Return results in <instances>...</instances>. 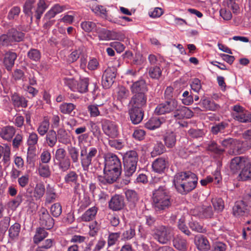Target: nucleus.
Here are the masks:
<instances>
[{
  "instance_id": "393cba45",
  "label": "nucleus",
  "mask_w": 251,
  "mask_h": 251,
  "mask_svg": "<svg viewBox=\"0 0 251 251\" xmlns=\"http://www.w3.org/2000/svg\"><path fill=\"white\" fill-rule=\"evenodd\" d=\"M15 133V129L11 126H7L1 129L0 136L3 139L10 141Z\"/></svg>"
},
{
  "instance_id": "f257e3e1",
  "label": "nucleus",
  "mask_w": 251,
  "mask_h": 251,
  "mask_svg": "<svg viewBox=\"0 0 251 251\" xmlns=\"http://www.w3.org/2000/svg\"><path fill=\"white\" fill-rule=\"evenodd\" d=\"M173 182L177 191L179 193L185 195L196 188L198 178L191 172H182L175 176Z\"/></svg>"
},
{
  "instance_id": "680f3d73",
  "label": "nucleus",
  "mask_w": 251,
  "mask_h": 251,
  "mask_svg": "<svg viewBox=\"0 0 251 251\" xmlns=\"http://www.w3.org/2000/svg\"><path fill=\"white\" fill-rule=\"evenodd\" d=\"M99 107H100L101 106L97 105H90L88 106V111L91 117H95L100 115Z\"/></svg>"
},
{
  "instance_id": "c756f323",
  "label": "nucleus",
  "mask_w": 251,
  "mask_h": 251,
  "mask_svg": "<svg viewBox=\"0 0 251 251\" xmlns=\"http://www.w3.org/2000/svg\"><path fill=\"white\" fill-rule=\"evenodd\" d=\"M11 42H20L23 40L24 38V33L21 31H17L15 28H11L7 32Z\"/></svg>"
},
{
  "instance_id": "f03ea898",
  "label": "nucleus",
  "mask_w": 251,
  "mask_h": 251,
  "mask_svg": "<svg viewBox=\"0 0 251 251\" xmlns=\"http://www.w3.org/2000/svg\"><path fill=\"white\" fill-rule=\"evenodd\" d=\"M153 206L156 211L164 210L171 205V199L165 186H160L153 192Z\"/></svg>"
},
{
  "instance_id": "aec40b11",
  "label": "nucleus",
  "mask_w": 251,
  "mask_h": 251,
  "mask_svg": "<svg viewBox=\"0 0 251 251\" xmlns=\"http://www.w3.org/2000/svg\"><path fill=\"white\" fill-rule=\"evenodd\" d=\"M195 244L200 251H208L210 249V245L207 239L202 235L195 237Z\"/></svg>"
},
{
  "instance_id": "423d86ee",
  "label": "nucleus",
  "mask_w": 251,
  "mask_h": 251,
  "mask_svg": "<svg viewBox=\"0 0 251 251\" xmlns=\"http://www.w3.org/2000/svg\"><path fill=\"white\" fill-rule=\"evenodd\" d=\"M121 174V170L104 168L103 176H99L98 180L100 185L111 184L116 182Z\"/></svg>"
},
{
  "instance_id": "a211bd4d",
  "label": "nucleus",
  "mask_w": 251,
  "mask_h": 251,
  "mask_svg": "<svg viewBox=\"0 0 251 251\" xmlns=\"http://www.w3.org/2000/svg\"><path fill=\"white\" fill-rule=\"evenodd\" d=\"M125 206L124 198L120 195H115L109 201V207L114 211L120 210Z\"/></svg>"
},
{
  "instance_id": "ea45409f",
  "label": "nucleus",
  "mask_w": 251,
  "mask_h": 251,
  "mask_svg": "<svg viewBox=\"0 0 251 251\" xmlns=\"http://www.w3.org/2000/svg\"><path fill=\"white\" fill-rule=\"evenodd\" d=\"M97 212V208L95 207L89 208L82 215V221L87 222L92 220L96 216Z\"/></svg>"
},
{
  "instance_id": "4d7b16f0",
  "label": "nucleus",
  "mask_w": 251,
  "mask_h": 251,
  "mask_svg": "<svg viewBox=\"0 0 251 251\" xmlns=\"http://www.w3.org/2000/svg\"><path fill=\"white\" fill-rule=\"evenodd\" d=\"M135 235V230L133 227H130L129 229L124 231L122 235V239L128 240L132 238Z\"/></svg>"
},
{
  "instance_id": "09e8293b",
  "label": "nucleus",
  "mask_w": 251,
  "mask_h": 251,
  "mask_svg": "<svg viewBox=\"0 0 251 251\" xmlns=\"http://www.w3.org/2000/svg\"><path fill=\"white\" fill-rule=\"evenodd\" d=\"M127 200L133 203H136L139 200L138 196L136 192L133 190H127L125 192Z\"/></svg>"
},
{
  "instance_id": "7ed1b4c3",
  "label": "nucleus",
  "mask_w": 251,
  "mask_h": 251,
  "mask_svg": "<svg viewBox=\"0 0 251 251\" xmlns=\"http://www.w3.org/2000/svg\"><path fill=\"white\" fill-rule=\"evenodd\" d=\"M151 231L154 239L162 245L170 243L174 235L173 228L169 226L158 225L155 226Z\"/></svg>"
},
{
  "instance_id": "4c0bfd02",
  "label": "nucleus",
  "mask_w": 251,
  "mask_h": 251,
  "mask_svg": "<svg viewBox=\"0 0 251 251\" xmlns=\"http://www.w3.org/2000/svg\"><path fill=\"white\" fill-rule=\"evenodd\" d=\"M75 107L73 103H63L61 104L59 107V110L61 113L65 114L71 115L73 112L74 115L75 114L73 110Z\"/></svg>"
},
{
  "instance_id": "f704fd0d",
  "label": "nucleus",
  "mask_w": 251,
  "mask_h": 251,
  "mask_svg": "<svg viewBox=\"0 0 251 251\" xmlns=\"http://www.w3.org/2000/svg\"><path fill=\"white\" fill-rule=\"evenodd\" d=\"M46 202L50 203L53 202L56 198V194L53 187L50 184H48L46 187Z\"/></svg>"
},
{
  "instance_id": "774afa93",
  "label": "nucleus",
  "mask_w": 251,
  "mask_h": 251,
  "mask_svg": "<svg viewBox=\"0 0 251 251\" xmlns=\"http://www.w3.org/2000/svg\"><path fill=\"white\" fill-rule=\"evenodd\" d=\"M226 250L225 244L221 242H216L213 244L211 251H225Z\"/></svg>"
},
{
  "instance_id": "7c9ffc66",
  "label": "nucleus",
  "mask_w": 251,
  "mask_h": 251,
  "mask_svg": "<svg viewBox=\"0 0 251 251\" xmlns=\"http://www.w3.org/2000/svg\"><path fill=\"white\" fill-rule=\"evenodd\" d=\"M45 228L43 227L37 228L36 234L33 237V241L35 244H38L48 236V233L45 230Z\"/></svg>"
},
{
  "instance_id": "c9c22d12",
  "label": "nucleus",
  "mask_w": 251,
  "mask_h": 251,
  "mask_svg": "<svg viewBox=\"0 0 251 251\" xmlns=\"http://www.w3.org/2000/svg\"><path fill=\"white\" fill-rule=\"evenodd\" d=\"M160 120L156 117L151 118L145 125V126L148 129L154 130L158 128L161 125Z\"/></svg>"
},
{
  "instance_id": "6e6552de",
  "label": "nucleus",
  "mask_w": 251,
  "mask_h": 251,
  "mask_svg": "<svg viewBox=\"0 0 251 251\" xmlns=\"http://www.w3.org/2000/svg\"><path fill=\"white\" fill-rule=\"evenodd\" d=\"M117 75V69L115 67H108L104 72L102 76L101 83L103 88H110L115 81Z\"/></svg>"
},
{
  "instance_id": "6ab92c4d",
  "label": "nucleus",
  "mask_w": 251,
  "mask_h": 251,
  "mask_svg": "<svg viewBox=\"0 0 251 251\" xmlns=\"http://www.w3.org/2000/svg\"><path fill=\"white\" fill-rule=\"evenodd\" d=\"M128 113L132 123L134 125H136L142 121L144 115V111L143 109L128 107Z\"/></svg>"
},
{
  "instance_id": "1a4fd4ad",
  "label": "nucleus",
  "mask_w": 251,
  "mask_h": 251,
  "mask_svg": "<svg viewBox=\"0 0 251 251\" xmlns=\"http://www.w3.org/2000/svg\"><path fill=\"white\" fill-rule=\"evenodd\" d=\"M102 129L104 134L109 138H115L119 135L118 126L110 120H104L103 121Z\"/></svg>"
},
{
  "instance_id": "79ce46f5",
  "label": "nucleus",
  "mask_w": 251,
  "mask_h": 251,
  "mask_svg": "<svg viewBox=\"0 0 251 251\" xmlns=\"http://www.w3.org/2000/svg\"><path fill=\"white\" fill-rule=\"evenodd\" d=\"M78 176L75 171H70L65 176L64 180L67 183H74L75 184L78 181Z\"/></svg>"
},
{
  "instance_id": "a19ab883",
  "label": "nucleus",
  "mask_w": 251,
  "mask_h": 251,
  "mask_svg": "<svg viewBox=\"0 0 251 251\" xmlns=\"http://www.w3.org/2000/svg\"><path fill=\"white\" fill-rule=\"evenodd\" d=\"M201 104L202 105V107L204 110H211L215 111L217 110L219 106L216 104L213 101H211L208 100H203Z\"/></svg>"
},
{
  "instance_id": "2eb2a0df",
  "label": "nucleus",
  "mask_w": 251,
  "mask_h": 251,
  "mask_svg": "<svg viewBox=\"0 0 251 251\" xmlns=\"http://www.w3.org/2000/svg\"><path fill=\"white\" fill-rule=\"evenodd\" d=\"M39 223L42 227L46 228L47 229H51L54 226V220L46 209H43L41 210Z\"/></svg>"
},
{
  "instance_id": "de8ad7c7",
  "label": "nucleus",
  "mask_w": 251,
  "mask_h": 251,
  "mask_svg": "<svg viewBox=\"0 0 251 251\" xmlns=\"http://www.w3.org/2000/svg\"><path fill=\"white\" fill-rule=\"evenodd\" d=\"M27 55L31 60L34 62L39 61L41 57L40 51L35 49H31L27 52Z\"/></svg>"
},
{
  "instance_id": "20e7f679",
  "label": "nucleus",
  "mask_w": 251,
  "mask_h": 251,
  "mask_svg": "<svg viewBox=\"0 0 251 251\" xmlns=\"http://www.w3.org/2000/svg\"><path fill=\"white\" fill-rule=\"evenodd\" d=\"M98 154V150L95 147H83L80 150L81 165L84 171H88L91 169L92 172L96 170V167H90L95 161Z\"/></svg>"
},
{
  "instance_id": "c03bdc74",
  "label": "nucleus",
  "mask_w": 251,
  "mask_h": 251,
  "mask_svg": "<svg viewBox=\"0 0 251 251\" xmlns=\"http://www.w3.org/2000/svg\"><path fill=\"white\" fill-rule=\"evenodd\" d=\"M211 202L215 211L218 213L222 212L224 209V202L221 198L212 199Z\"/></svg>"
},
{
  "instance_id": "0e129e2a",
  "label": "nucleus",
  "mask_w": 251,
  "mask_h": 251,
  "mask_svg": "<svg viewBox=\"0 0 251 251\" xmlns=\"http://www.w3.org/2000/svg\"><path fill=\"white\" fill-rule=\"evenodd\" d=\"M89 125L90 126V131L93 133L94 136L99 138L101 133L99 126L93 122H90Z\"/></svg>"
},
{
  "instance_id": "cd10ccee",
  "label": "nucleus",
  "mask_w": 251,
  "mask_h": 251,
  "mask_svg": "<svg viewBox=\"0 0 251 251\" xmlns=\"http://www.w3.org/2000/svg\"><path fill=\"white\" fill-rule=\"evenodd\" d=\"M57 135L59 142L67 145L71 143V136L63 128H60L57 130Z\"/></svg>"
},
{
  "instance_id": "2f4dec72",
  "label": "nucleus",
  "mask_w": 251,
  "mask_h": 251,
  "mask_svg": "<svg viewBox=\"0 0 251 251\" xmlns=\"http://www.w3.org/2000/svg\"><path fill=\"white\" fill-rule=\"evenodd\" d=\"M46 139L47 143L50 147H54L57 141L56 132L52 129L49 130L47 133Z\"/></svg>"
},
{
  "instance_id": "8fccbe9b",
  "label": "nucleus",
  "mask_w": 251,
  "mask_h": 251,
  "mask_svg": "<svg viewBox=\"0 0 251 251\" xmlns=\"http://www.w3.org/2000/svg\"><path fill=\"white\" fill-rule=\"evenodd\" d=\"M88 78H84L83 79H80L77 84V91L81 93H85L88 91Z\"/></svg>"
},
{
  "instance_id": "6e6d98bb",
  "label": "nucleus",
  "mask_w": 251,
  "mask_h": 251,
  "mask_svg": "<svg viewBox=\"0 0 251 251\" xmlns=\"http://www.w3.org/2000/svg\"><path fill=\"white\" fill-rule=\"evenodd\" d=\"M50 212L53 216L58 217L62 213V207L58 203H54L50 207Z\"/></svg>"
},
{
  "instance_id": "5701e85b",
  "label": "nucleus",
  "mask_w": 251,
  "mask_h": 251,
  "mask_svg": "<svg viewBox=\"0 0 251 251\" xmlns=\"http://www.w3.org/2000/svg\"><path fill=\"white\" fill-rule=\"evenodd\" d=\"M168 161L162 157L155 159L152 163V167L153 170L157 173L164 172L168 166Z\"/></svg>"
},
{
  "instance_id": "473e14b6",
  "label": "nucleus",
  "mask_w": 251,
  "mask_h": 251,
  "mask_svg": "<svg viewBox=\"0 0 251 251\" xmlns=\"http://www.w3.org/2000/svg\"><path fill=\"white\" fill-rule=\"evenodd\" d=\"M63 10V7L60 6L58 4L55 5L45 14L44 20L46 21L50 20V19L54 17L57 14L61 12Z\"/></svg>"
},
{
  "instance_id": "4be33fe9",
  "label": "nucleus",
  "mask_w": 251,
  "mask_h": 251,
  "mask_svg": "<svg viewBox=\"0 0 251 251\" xmlns=\"http://www.w3.org/2000/svg\"><path fill=\"white\" fill-rule=\"evenodd\" d=\"M173 246L179 251H186L188 248V243L186 239L181 236L177 235L173 237Z\"/></svg>"
},
{
  "instance_id": "9b49d317",
  "label": "nucleus",
  "mask_w": 251,
  "mask_h": 251,
  "mask_svg": "<svg viewBox=\"0 0 251 251\" xmlns=\"http://www.w3.org/2000/svg\"><path fill=\"white\" fill-rule=\"evenodd\" d=\"M177 106V101L176 100H167L157 105L154 112L157 115H162L173 111Z\"/></svg>"
},
{
  "instance_id": "58836bf2",
  "label": "nucleus",
  "mask_w": 251,
  "mask_h": 251,
  "mask_svg": "<svg viewBox=\"0 0 251 251\" xmlns=\"http://www.w3.org/2000/svg\"><path fill=\"white\" fill-rule=\"evenodd\" d=\"M228 126V123L226 122H221L216 124L211 127V132L214 135H217L219 133H223L226 128Z\"/></svg>"
},
{
  "instance_id": "72a5a7b5",
  "label": "nucleus",
  "mask_w": 251,
  "mask_h": 251,
  "mask_svg": "<svg viewBox=\"0 0 251 251\" xmlns=\"http://www.w3.org/2000/svg\"><path fill=\"white\" fill-rule=\"evenodd\" d=\"M206 149L207 151L218 155H221L225 151V150L222 149L220 146L214 141L209 142L207 145Z\"/></svg>"
},
{
  "instance_id": "3c124183",
  "label": "nucleus",
  "mask_w": 251,
  "mask_h": 251,
  "mask_svg": "<svg viewBox=\"0 0 251 251\" xmlns=\"http://www.w3.org/2000/svg\"><path fill=\"white\" fill-rule=\"evenodd\" d=\"M45 192V186L42 183H39L36 185L34 189V197L37 199H40L42 198Z\"/></svg>"
},
{
  "instance_id": "052dcab7",
  "label": "nucleus",
  "mask_w": 251,
  "mask_h": 251,
  "mask_svg": "<svg viewBox=\"0 0 251 251\" xmlns=\"http://www.w3.org/2000/svg\"><path fill=\"white\" fill-rule=\"evenodd\" d=\"M67 158H68V157L66 156V152L65 149L59 148L56 151L54 159H55L58 162Z\"/></svg>"
},
{
  "instance_id": "e2e57ef3",
  "label": "nucleus",
  "mask_w": 251,
  "mask_h": 251,
  "mask_svg": "<svg viewBox=\"0 0 251 251\" xmlns=\"http://www.w3.org/2000/svg\"><path fill=\"white\" fill-rule=\"evenodd\" d=\"M82 28L86 32H90L94 30L96 27V24L90 21H85L81 24Z\"/></svg>"
},
{
  "instance_id": "c85d7f7f",
  "label": "nucleus",
  "mask_w": 251,
  "mask_h": 251,
  "mask_svg": "<svg viewBox=\"0 0 251 251\" xmlns=\"http://www.w3.org/2000/svg\"><path fill=\"white\" fill-rule=\"evenodd\" d=\"M11 100L15 107H26L27 106V100L25 98L17 94L13 95Z\"/></svg>"
},
{
  "instance_id": "603ef678",
  "label": "nucleus",
  "mask_w": 251,
  "mask_h": 251,
  "mask_svg": "<svg viewBox=\"0 0 251 251\" xmlns=\"http://www.w3.org/2000/svg\"><path fill=\"white\" fill-rule=\"evenodd\" d=\"M166 151V148L163 144L160 142H157L156 144L154 147L153 151L151 152L152 155H160Z\"/></svg>"
},
{
  "instance_id": "a18cd8bd",
  "label": "nucleus",
  "mask_w": 251,
  "mask_h": 251,
  "mask_svg": "<svg viewBox=\"0 0 251 251\" xmlns=\"http://www.w3.org/2000/svg\"><path fill=\"white\" fill-rule=\"evenodd\" d=\"M161 74L162 71L158 66L151 67L149 70V75L152 79L158 80Z\"/></svg>"
},
{
  "instance_id": "f8f14e48",
  "label": "nucleus",
  "mask_w": 251,
  "mask_h": 251,
  "mask_svg": "<svg viewBox=\"0 0 251 251\" xmlns=\"http://www.w3.org/2000/svg\"><path fill=\"white\" fill-rule=\"evenodd\" d=\"M146 94L133 95L129 100L128 107L143 109L147 106Z\"/></svg>"
},
{
  "instance_id": "13d9d810",
  "label": "nucleus",
  "mask_w": 251,
  "mask_h": 251,
  "mask_svg": "<svg viewBox=\"0 0 251 251\" xmlns=\"http://www.w3.org/2000/svg\"><path fill=\"white\" fill-rule=\"evenodd\" d=\"M49 122L48 121L44 120L43 121L38 128V132L41 135L43 136L47 133L49 128Z\"/></svg>"
},
{
  "instance_id": "0eeeda50",
  "label": "nucleus",
  "mask_w": 251,
  "mask_h": 251,
  "mask_svg": "<svg viewBox=\"0 0 251 251\" xmlns=\"http://www.w3.org/2000/svg\"><path fill=\"white\" fill-rule=\"evenodd\" d=\"M250 206L244 203L243 201H236L232 207V213L237 218L247 217L250 213Z\"/></svg>"
},
{
  "instance_id": "864d4df0",
  "label": "nucleus",
  "mask_w": 251,
  "mask_h": 251,
  "mask_svg": "<svg viewBox=\"0 0 251 251\" xmlns=\"http://www.w3.org/2000/svg\"><path fill=\"white\" fill-rule=\"evenodd\" d=\"M71 164V160L68 157L57 163L59 168L63 172H66L69 170Z\"/></svg>"
},
{
  "instance_id": "f3484780",
  "label": "nucleus",
  "mask_w": 251,
  "mask_h": 251,
  "mask_svg": "<svg viewBox=\"0 0 251 251\" xmlns=\"http://www.w3.org/2000/svg\"><path fill=\"white\" fill-rule=\"evenodd\" d=\"M174 110V117L177 119H188L193 116V113L188 107L184 106L178 105L177 103L176 108Z\"/></svg>"
},
{
  "instance_id": "a878e982",
  "label": "nucleus",
  "mask_w": 251,
  "mask_h": 251,
  "mask_svg": "<svg viewBox=\"0 0 251 251\" xmlns=\"http://www.w3.org/2000/svg\"><path fill=\"white\" fill-rule=\"evenodd\" d=\"M239 176L243 181L251 179V162L250 160L242 168Z\"/></svg>"
},
{
  "instance_id": "39448f33",
  "label": "nucleus",
  "mask_w": 251,
  "mask_h": 251,
  "mask_svg": "<svg viewBox=\"0 0 251 251\" xmlns=\"http://www.w3.org/2000/svg\"><path fill=\"white\" fill-rule=\"evenodd\" d=\"M124 173L126 177H130L135 173L138 161V154L136 151L130 150L123 156Z\"/></svg>"
},
{
  "instance_id": "bf43d9fd",
  "label": "nucleus",
  "mask_w": 251,
  "mask_h": 251,
  "mask_svg": "<svg viewBox=\"0 0 251 251\" xmlns=\"http://www.w3.org/2000/svg\"><path fill=\"white\" fill-rule=\"evenodd\" d=\"M94 30L99 34V38L100 40H103L106 37H108V31L106 29L100 27L99 25H96Z\"/></svg>"
},
{
  "instance_id": "4468645a",
  "label": "nucleus",
  "mask_w": 251,
  "mask_h": 251,
  "mask_svg": "<svg viewBox=\"0 0 251 251\" xmlns=\"http://www.w3.org/2000/svg\"><path fill=\"white\" fill-rule=\"evenodd\" d=\"M250 159L246 156L234 157L230 160L229 168L233 173L241 171Z\"/></svg>"
},
{
  "instance_id": "ddd939ff",
  "label": "nucleus",
  "mask_w": 251,
  "mask_h": 251,
  "mask_svg": "<svg viewBox=\"0 0 251 251\" xmlns=\"http://www.w3.org/2000/svg\"><path fill=\"white\" fill-rule=\"evenodd\" d=\"M192 214L201 218H211L213 216V211L211 206L203 205L197 206L191 210Z\"/></svg>"
},
{
  "instance_id": "b1692460",
  "label": "nucleus",
  "mask_w": 251,
  "mask_h": 251,
  "mask_svg": "<svg viewBox=\"0 0 251 251\" xmlns=\"http://www.w3.org/2000/svg\"><path fill=\"white\" fill-rule=\"evenodd\" d=\"M245 151V149L242 143L235 139L231 149L228 150V153L230 155H239L243 153Z\"/></svg>"
},
{
  "instance_id": "bb28decb",
  "label": "nucleus",
  "mask_w": 251,
  "mask_h": 251,
  "mask_svg": "<svg viewBox=\"0 0 251 251\" xmlns=\"http://www.w3.org/2000/svg\"><path fill=\"white\" fill-rule=\"evenodd\" d=\"M165 146L168 148H173L176 143V135L173 132H168L163 136Z\"/></svg>"
},
{
  "instance_id": "9d476101",
  "label": "nucleus",
  "mask_w": 251,
  "mask_h": 251,
  "mask_svg": "<svg viewBox=\"0 0 251 251\" xmlns=\"http://www.w3.org/2000/svg\"><path fill=\"white\" fill-rule=\"evenodd\" d=\"M104 168L122 170V165L118 156L111 152H108L105 155Z\"/></svg>"
},
{
  "instance_id": "69168bd1",
  "label": "nucleus",
  "mask_w": 251,
  "mask_h": 251,
  "mask_svg": "<svg viewBox=\"0 0 251 251\" xmlns=\"http://www.w3.org/2000/svg\"><path fill=\"white\" fill-rule=\"evenodd\" d=\"M34 2L33 0H27L26 1L24 6V12L25 14L29 16L32 15L31 9Z\"/></svg>"
},
{
  "instance_id": "37998d69",
  "label": "nucleus",
  "mask_w": 251,
  "mask_h": 251,
  "mask_svg": "<svg viewBox=\"0 0 251 251\" xmlns=\"http://www.w3.org/2000/svg\"><path fill=\"white\" fill-rule=\"evenodd\" d=\"M68 151L72 162L77 163L79 158V150L75 147L70 146L68 147Z\"/></svg>"
},
{
  "instance_id": "49530a36",
  "label": "nucleus",
  "mask_w": 251,
  "mask_h": 251,
  "mask_svg": "<svg viewBox=\"0 0 251 251\" xmlns=\"http://www.w3.org/2000/svg\"><path fill=\"white\" fill-rule=\"evenodd\" d=\"M21 229V226L19 223H16L11 226L9 229V236L10 238L14 239L19 236Z\"/></svg>"
},
{
  "instance_id": "e433bc0d",
  "label": "nucleus",
  "mask_w": 251,
  "mask_h": 251,
  "mask_svg": "<svg viewBox=\"0 0 251 251\" xmlns=\"http://www.w3.org/2000/svg\"><path fill=\"white\" fill-rule=\"evenodd\" d=\"M38 171L39 175L41 177L48 178L50 176L51 171L49 166L47 164L40 163Z\"/></svg>"
},
{
  "instance_id": "5fc2aeb1",
  "label": "nucleus",
  "mask_w": 251,
  "mask_h": 251,
  "mask_svg": "<svg viewBox=\"0 0 251 251\" xmlns=\"http://www.w3.org/2000/svg\"><path fill=\"white\" fill-rule=\"evenodd\" d=\"M190 228L193 231L200 232L204 233L206 230L203 228V226L196 222H191L189 224Z\"/></svg>"
},
{
  "instance_id": "338daca9",
  "label": "nucleus",
  "mask_w": 251,
  "mask_h": 251,
  "mask_svg": "<svg viewBox=\"0 0 251 251\" xmlns=\"http://www.w3.org/2000/svg\"><path fill=\"white\" fill-rule=\"evenodd\" d=\"M53 240L47 239L42 245L38 247L37 251H45L46 250L50 249L52 246Z\"/></svg>"
},
{
  "instance_id": "412c9836",
  "label": "nucleus",
  "mask_w": 251,
  "mask_h": 251,
  "mask_svg": "<svg viewBox=\"0 0 251 251\" xmlns=\"http://www.w3.org/2000/svg\"><path fill=\"white\" fill-rule=\"evenodd\" d=\"M17 57L16 53L12 51H8L5 54L3 59V64L8 71L11 70L14 65L15 60Z\"/></svg>"
},
{
  "instance_id": "dca6fc26",
  "label": "nucleus",
  "mask_w": 251,
  "mask_h": 251,
  "mask_svg": "<svg viewBox=\"0 0 251 251\" xmlns=\"http://www.w3.org/2000/svg\"><path fill=\"white\" fill-rule=\"evenodd\" d=\"M132 95L146 94L148 87L145 81L140 79L133 82L130 87Z\"/></svg>"
}]
</instances>
